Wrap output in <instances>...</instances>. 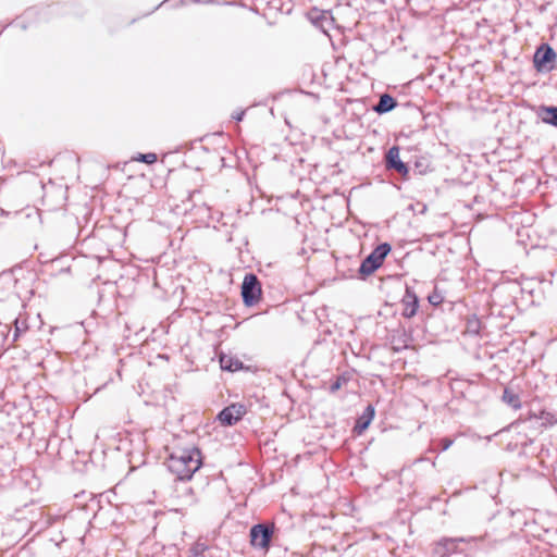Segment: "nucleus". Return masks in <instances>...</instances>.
<instances>
[{
    "instance_id": "nucleus-10",
    "label": "nucleus",
    "mask_w": 557,
    "mask_h": 557,
    "mask_svg": "<svg viewBox=\"0 0 557 557\" xmlns=\"http://www.w3.org/2000/svg\"><path fill=\"white\" fill-rule=\"evenodd\" d=\"M397 106L396 100L388 94L381 95L379 102L373 107V110L379 114H384L392 111Z\"/></svg>"
},
{
    "instance_id": "nucleus-3",
    "label": "nucleus",
    "mask_w": 557,
    "mask_h": 557,
    "mask_svg": "<svg viewBox=\"0 0 557 557\" xmlns=\"http://www.w3.org/2000/svg\"><path fill=\"white\" fill-rule=\"evenodd\" d=\"M261 296V286L255 274H247L242 284V297L246 306L255 305Z\"/></svg>"
},
{
    "instance_id": "nucleus-15",
    "label": "nucleus",
    "mask_w": 557,
    "mask_h": 557,
    "mask_svg": "<svg viewBox=\"0 0 557 557\" xmlns=\"http://www.w3.org/2000/svg\"><path fill=\"white\" fill-rule=\"evenodd\" d=\"M540 419L543 421V424H554L557 422V419H555L549 412L542 411Z\"/></svg>"
},
{
    "instance_id": "nucleus-20",
    "label": "nucleus",
    "mask_w": 557,
    "mask_h": 557,
    "mask_svg": "<svg viewBox=\"0 0 557 557\" xmlns=\"http://www.w3.org/2000/svg\"><path fill=\"white\" fill-rule=\"evenodd\" d=\"M401 342H403V345L401 346L400 345L394 346L393 347L394 350L399 351L401 348H406L407 347V345L405 344V341H401Z\"/></svg>"
},
{
    "instance_id": "nucleus-12",
    "label": "nucleus",
    "mask_w": 557,
    "mask_h": 557,
    "mask_svg": "<svg viewBox=\"0 0 557 557\" xmlns=\"http://www.w3.org/2000/svg\"><path fill=\"white\" fill-rule=\"evenodd\" d=\"M220 366L222 370L234 372L242 369L243 362L230 356L222 355L220 357Z\"/></svg>"
},
{
    "instance_id": "nucleus-1",
    "label": "nucleus",
    "mask_w": 557,
    "mask_h": 557,
    "mask_svg": "<svg viewBox=\"0 0 557 557\" xmlns=\"http://www.w3.org/2000/svg\"><path fill=\"white\" fill-rule=\"evenodd\" d=\"M201 463V453L198 448L177 449L166 461L168 469L181 481L190 480Z\"/></svg>"
},
{
    "instance_id": "nucleus-8",
    "label": "nucleus",
    "mask_w": 557,
    "mask_h": 557,
    "mask_svg": "<svg viewBox=\"0 0 557 557\" xmlns=\"http://www.w3.org/2000/svg\"><path fill=\"white\" fill-rule=\"evenodd\" d=\"M375 414V409L372 405H368L362 414L357 419L354 426V432L358 435L362 434L371 424Z\"/></svg>"
},
{
    "instance_id": "nucleus-2",
    "label": "nucleus",
    "mask_w": 557,
    "mask_h": 557,
    "mask_svg": "<svg viewBox=\"0 0 557 557\" xmlns=\"http://www.w3.org/2000/svg\"><path fill=\"white\" fill-rule=\"evenodd\" d=\"M391 250L392 246L388 243H382L376 246L361 262L359 272L362 275H370L375 272L382 265L384 259L391 252Z\"/></svg>"
},
{
    "instance_id": "nucleus-7",
    "label": "nucleus",
    "mask_w": 557,
    "mask_h": 557,
    "mask_svg": "<svg viewBox=\"0 0 557 557\" xmlns=\"http://www.w3.org/2000/svg\"><path fill=\"white\" fill-rule=\"evenodd\" d=\"M386 166L397 171L401 175L408 173L407 165L399 158V147L393 146L388 149L386 154Z\"/></svg>"
},
{
    "instance_id": "nucleus-14",
    "label": "nucleus",
    "mask_w": 557,
    "mask_h": 557,
    "mask_svg": "<svg viewBox=\"0 0 557 557\" xmlns=\"http://www.w3.org/2000/svg\"><path fill=\"white\" fill-rule=\"evenodd\" d=\"M135 160L147 163V164H152L157 161V154L152 153V152L139 153Z\"/></svg>"
},
{
    "instance_id": "nucleus-17",
    "label": "nucleus",
    "mask_w": 557,
    "mask_h": 557,
    "mask_svg": "<svg viewBox=\"0 0 557 557\" xmlns=\"http://www.w3.org/2000/svg\"><path fill=\"white\" fill-rule=\"evenodd\" d=\"M440 443H441L442 451H445V450H447L453 445L454 441L448 438V437H445V438H442L440 441Z\"/></svg>"
},
{
    "instance_id": "nucleus-13",
    "label": "nucleus",
    "mask_w": 557,
    "mask_h": 557,
    "mask_svg": "<svg viewBox=\"0 0 557 557\" xmlns=\"http://www.w3.org/2000/svg\"><path fill=\"white\" fill-rule=\"evenodd\" d=\"M503 400L513 409H519L521 407V401L518 394H516L509 388H505L503 394Z\"/></svg>"
},
{
    "instance_id": "nucleus-18",
    "label": "nucleus",
    "mask_w": 557,
    "mask_h": 557,
    "mask_svg": "<svg viewBox=\"0 0 557 557\" xmlns=\"http://www.w3.org/2000/svg\"><path fill=\"white\" fill-rule=\"evenodd\" d=\"M429 301L432 304V305H440L442 301H443V297L438 294H433V295H430L429 296Z\"/></svg>"
},
{
    "instance_id": "nucleus-5",
    "label": "nucleus",
    "mask_w": 557,
    "mask_h": 557,
    "mask_svg": "<svg viewBox=\"0 0 557 557\" xmlns=\"http://www.w3.org/2000/svg\"><path fill=\"white\" fill-rule=\"evenodd\" d=\"M273 534V528L265 524H256L250 529V543L253 547L268 548Z\"/></svg>"
},
{
    "instance_id": "nucleus-9",
    "label": "nucleus",
    "mask_w": 557,
    "mask_h": 557,
    "mask_svg": "<svg viewBox=\"0 0 557 557\" xmlns=\"http://www.w3.org/2000/svg\"><path fill=\"white\" fill-rule=\"evenodd\" d=\"M404 312L403 315L406 318H411L417 313L419 302L417 296L407 289L405 298H404Z\"/></svg>"
},
{
    "instance_id": "nucleus-11",
    "label": "nucleus",
    "mask_w": 557,
    "mask_h": 557,
    "mask_svg": "<svg viewBox=\"0 0 557 557\" xmlns=\"http://www.w3.org/2000/svg\"><path fill=\"white\" fill-rule=\"evenodd\" d=\"M537 116L542 120V122L557 126V107H540Z\"/></svg>"
},
{
    "instance_id": "nucleus-6",
    "label": "nucleus",
    "mask_w": 557,
    "mask_h": 557,
    "mask_svg": "<svg viewBox=\"0 0 557 557\" xmlns=\"http://www.w3.org/2000/svg\"><path fill=\"white\" fill-rule=\"evenodd\" d=\"M245 413H246V408L244 405L233 404L231 406L225 407L219 413L218 417L223 424L233 425L237 421H239Z\"/></svg>"
},
{
    "instance_id": "nucleus-19",
    "label": "nucleus",
    "mask_w": 557,
    "mask_h": 557,
    "mask_svg": "<svg viewBox=\"0 0 557 557\" xmlns=\"http://www.w3.org/2000/svg\"><path fill=\"white\" fill-rule=\"evenodd\" d=\"M243 116H244V112L242 111L239 113L234 114L233 119H235L236 121H242Z\"/></svg>"
},
{
    "instance_id": "nucleus-16",
    "label": "nucleus",
    "mask_w": 557,
    "mask_h": 557,
    "mask_svg": "<svg viewBox=\"0 0 557 557\" xmlns=\"http://www.w3.org/2000/svg\"><path fill=\"white\" fill-rule=\"evenodd\" d=\"M346 382V380L344 377H337L335 382H333L330 386V391L332 393L338 391L341 387H342V384Z\"/></svg>"
},
{
    "instance_id": "nucleus-4",
    "label": "nucleus",
    "mask_w": 557,
    "mask_h": 557,
    "mask_svg": "<svg viewBox=\"0 0 557 557\" xmlns=\"http://www.w3.org/2000/svg\"><path fill=\"white\" fill-rule=\"evenodd\" d=\"M556 59L555 50L547 44H543L537 48L534 53L533 62L534 66L539 72L550 71L552 65H548Z\"/></svg>"
}]
</instances>
